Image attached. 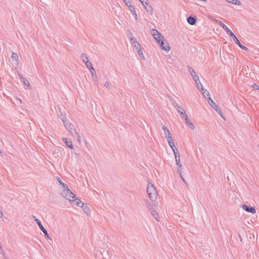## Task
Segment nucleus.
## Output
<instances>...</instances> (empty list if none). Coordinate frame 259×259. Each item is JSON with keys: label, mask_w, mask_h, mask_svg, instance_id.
Wrapping results in <instances>:
<instances>
[{"label": "nucleus", "mask_w": 259, "mask_h": 259, "mask_svg": "<svg viewBox=\"0 0 259 259\" xmlns=\"http://www.w3.org/2000/svg\"><path fill=\"white\" fill-rule=\"evenodd\" d=\"M131 39V41H132L134 47L136 49V50H138L140 47V44L137 41L135 37H132Z\"/></svg>", "instance_id": "obj_19"}, {"label": "nucleus", "mask_w": 259, "mask_h": 259, "mask_svg": "<svg viewBox=\"0 0 259 259\" xmlns=\"http://www.w3.org/2000/svg\"><path fill=\"white\" fill-rule=\"evenodd\" d=\"M11 58L13 60L16 61L17 64H18V55L16 53H13L11 56Z\"/></svg>", "instance_id": "obj_25"}, {"label": "nucleus", "mask_w": 259, "mask_h": 259, "mask_svg": "<svg viewBox=\"0 0 259 259\" xmlns=\"http://www.w3.org/2000/svg\"><path fill=\"white\" fill-rule=\"evenodd\" d=\"M126 6H128L129 4H131V2L129 0H123Z\"/></svg>", "instance_id": "obj_41"}, {"label": "nucleus", "mask_w": 259, "mask_h": 259, "mask_svg": "<svg viewBox=\"0 0 259 259\" xmlns=\"http://www.w3.org/2000/svg\"><path fill=\"white\" fill-rule=\"evenodd\" d=\"M257 150L259 152V145L257 146Z\"/></svg>", "instance_id": "obj_48"}, {"label": "nucleus", "mask_w": 259, "mask_h": 259, "mask_svg": "<svg viewBox=\"0 0 259 259\" xmlns=\"http://www.w3.org/2000/svg\"><path fill=\"white\" fill-rule=\"evenodd\" d=\"M151 34L157 41H159L161 38H163V36L157 30L154 29L151 30Z\"/></svg>", "instance_id": "obj_5"}, {"label": "nucleus", "mask_w": 259, "mask_h": 259, "mask_svg": "<svg viewBox=\"0 0 259 259\" xmlns=\"http://www.w3.org/2000/svg\"><path fill=\"white\" fill-rule=\"evenodd\" d=\"M104 85L108 89H110V84L107 81H106L104 83Z\"/></svg>", "instance_id": "obj_43"}, {"label": "nucleus", "mask_w": 259, "mask_h": 259, "mask_svg": "<svg viewBox=\"0 0 259 259\" xmlns=\"http://www.w3.org/2000/svg\"><path fill=\"white\" fill-rule=\"evenodd\" d=\"M183 118H185V122L187 124H188L189 122H190V119L188 118L186 114H185L184 117H183Z\"/></svg>", "instance_id": "obj_39"}, {"label": "nucleus", "mask_w": 259, "mask_h": 259, "mask_svg": "<svg viewBox=\"0 0 259 259\" xmlns=\"http://www.w3.org/2000/svg\"><path fill=\"white\" fill-rule=\"evenodd\" d=\"M242 208L246 211L252 213L253 214L255 213L256 211L255 209L253 207H251L246 204H244L242 206Z\"/></svg>", "instance_id": "obj_11"}, {"label": "nucleus", "mask_w": 259, "mask_h": 259, "mask_svg": "<svg viewBox=\"0 0 259 259\" xmlns=\"http://www.w3.org/2000/svg\"><path fill=\"white\" fill-rule=\"evenodd\" d=\"M178 112L181 114L182 118H183V117H184L185 114H186L185 110L183 109L182 107L181 108V109H180V111Z\"/></svg>", "instance_id": "obj_34"}, {"label": "nucleus", "mask_w": 259, "mask_h": 259, "mask_svg": "<svg viewBox=\"0 0 259 259\" xmlns=\"http://www.w3.org/2000/svg\"><path fill=\"white\" fill-rule=\"evenodd\" d=\"M142 4L144 6L145 9L148 13L151 15L153 14V8L149 4L148 0H143Z\"/></svg>", "instance_id": "obj_6"}, {"label": "nucleus", "mask_w": 259, "mask_h": 259, "mask_svg": "<svg viewBox=\"0 0 259 259\" xmlns=\"http://www.w3.org/2000/svg\"><path fill=\"white\" fill-rule=\"evenodd\" d=\"M187 20L188 23L191 25H194L196 22V17L189 16L187 18Z\"/></svg>", "instance_id": "obj_14"}, {"label": "nucleus", "mask_w": 259, "mask_h": 259, "mask_svg": "<svg viewBox=\"0 0 259 259\" xmlns=\"http://www.w3.org/2000/svg\"><path fill=\"white\" fill-rule=\"evenodd\" d=\"M71 201L73 202L74 205L79 207L81 206L80 204H82V203H83L79 199H78L76 196L75 197H74V199H72Z\"/></svg>", "instance_id": "obj_15"}, {"label": "nucleus", "mask_w": 259, "mask_h": 259, "mask_svg": "<svg viewBox=\"0 0 259 259\" xmlns=\"http://www.w3.org/2000/svg\"><path fill=\"white\" fill-rule=\"evenodd\" d=\"M235 43L236 45H237L242 50H244L245 51H249L247 47H245V46H243V45H242L241 44V43H240V41L238 40V39L235 41Z\"/></svg>", "instance_id": "obj_20"}, {"label": "nucleus", "mask_w": 259, "mask_h": 259, "mask_svg": "<svg viewBox=\"0 0 259 259\" xmlns=\"http://www.w3.org/2000/svg\"><path fill=\"white\" fill-rule=\"evenodd\" d=\"M195 82L197 86V88L198 89H201V91H204L203 85L199 80V78H198V80H197V81H195Z\"/></svg>", "instance_id": "obj_22"}, {"label": "nucleus", "mask_w": 259, "mask_h": 259, "mask_svg": "<svg viewBox=\"0 0 259 259\" xmlns=\"http://www.w3.org/2000/svg\"><path fill=\"white\" fill-rule=\"evenodd\" d=\"M157 42L160 45V46L162 49V50L165 51L167 52L170 50V47L168 45H165L164 42V38H161L160 41Z\"/></svg>", "instance_id": "obj_9"}, {"label": "nucleus", "mask_w": 259, "mask_h": 259, "mask_svg": "<svg viewBox=\"0 0 259 259\" xmlns=\"http://www.w3.org/2000/svg\"><path fill=\"white\" fill-rule=\"evenodd\" d=\"M171 149H172V151L174 153L175 156L176 155L178 156V155H180L179 151H178V149L176 148V147H175V148L174 147L173 148H171Z\"/></svg>", "instance_id": "obj_36"}, {"label": "nucleus", "mask_w": 259, "mask_h": 259, "mask_svg": "<svg viewBox=\"0 0 259 259\" xmlns=\"http://www.w3.org/2000/svg\"><path fill=\"white\" fill-rule=\"evenodd\" d=\"M85 64L87 68L90 70V71L94 70V69L92 66V64L91 63V62L88 61V62H85Z\"/></svg>", "instance_id": "obj_26"}, {"label": "nucleus", "mask_w": 259, "mask_h": 259, "mask_svg": "<svg viewBox=\"0 0 259 259\" xmlns=\"http://www.w3.org/2000/svg\"><path fill=\"white\" fill-rule=\"evenodd\" d=\"M139 1H140L141 2V3H142V1H143V0H139Z\"/></svg>", "instance_id": "obj_50"}, {"label": "nucleus", "mask_w": 259, "mask_h": 259, "mask_svg": "<svg viewBox=\"0 0 259 259\" xmlns=\"http://www.w3.org/2000/svg\"><path fill=\"white\" fill-rule=\"evenodd\" d=\"M188 125V126L191 129V130H194L195 129V126L193 124V123H192L191 122H189L188 124H187Z\"/></svg>", "instance_id": "obj_38"}, {"label": "nucleus", "mask_w": 259, "mask_h": 259, "mask_svg": "<svg viewBox=\"0 0 259 259\" xmlns=\"http://www.w3.org/2000/svg\"><path fill=\"white\" fill-rule=\"evenodd\" d=\"M129 10L131 12L132 15L134 17V18L136 20H138V16L136 12V9L134 6L132 5V4H129L128 6H127Z\"/></svg>", "instance_id": "obj_12"}, {"label": "nucleus", "mask_w": 259, "mask_h": 259, "mask_svg": "<svg viewBox=\"0 0 259 259\" xmlns=\"http://www.w3.org/2000/svg\"><path fill=\"white\" fill-rule=\"evenodd\" d=\"M23 81L25 85H26L28 87H30V84L28 80H27L25 78H23Z\"/></svg>", "instance_id": "obj_32"}, {"label": "nucleus", "mask_w": 259, "mask_h": 259, "mask_svg": "<svg viewBox=\"0 0 259 259\" xmlns=\"http://www.w3.org/2000/svg\"><path fill=\"white\" fill-rule=\"evenodd\" d=\"M84 211V212L88 215H89V213H90V210L89 209V206L87 205L86 203H82L81 206Z\"/></svg>", "instance_id": "obj_16"}, {"label": "nucleus", "mask_w": 259, "mask_h": 259, "mask_svg": "<svg viewBox=\"0 0 259 259\" xmlns=\"http://www.w3.org/2000/svg\"><path fill=\"white\" fill-rule=\"evenodd\" d=\"M147 193L149 198L152 200H155L157 198V192L153 184L149 182L147 186Z\"/></svg>", "instance_id": "obj_2"}, {"label": "nucleus", "mask_w": 259, "mask_h": 259, "mask_svg": "<svg viewBox=\"0 0 259 259\" xmlns=\"http://www.w3.org/2000/svg\"><path fill=\"white\" fill-rule=\"evenodd\" d=\"M207 101H208V103H209V105H210L211 103H210V101H213L210 98V97H207L206 99Z\"/></svg>", "instance_id": "obj_42"}, {"label": "nucleus", "mask_w": 259, "mask_h": 259, "mask_svg": "<svg viewBox=\"0 0 259 259\" xmlns=\"http://www.w3.org/2000/svg\"><path fill=\"white\" fill-rule=\"evenodd\" d=\"M202 91V94L203 96L206 99L207 97L210 96L209 93L207 91V90L204 89V91Z\"/></svg>", "instance_id": "obj_29"}, {"label": "nucleus", "mask_w": 259, "mask_h": 259, "mask_svg": "<svg viewBox=\"0 0 259 259\" xmlns=\"http://www.w3.org/2000/svg\"><path fill=\"white\" fill-rule=\"evenodd\" d=\"M230 3L238 6H240L241 5V3L238 0H231V1H230Z\"/></svg>", "instance_id": "obj_30"}, {"label": "nucleus", "mask_w": 259, "mask_h": 259, "mask_svg": "<svg viewBox=\"0 0 259 259\" xmlns=\"http://www.w3.org/2000/svg\"><path fill=\"white\" fill-rule=\"evenodd\" d=\"M210 103L211 104L210 106L212 108H213L222 117V112L221 110L218 107L215 103L214 101H210Z\"/></svg>", "instance_id": "obj_13"}, {"label": "nucleus", "mask_w": 259, "mask_h": 259, "mask_svg": "<svg viewBox=\"0 0 259 259\" xmlns=\"http://www.w3.org/2000/svg\"><path fill=\"white\" fill-rule=\"evenodd\" d=\"M168 143L171 148H173L174 147L175 148V147H176L173 140L171 141H169V142H168Z\"/></svg>", "instance_id": "obj_37"}, {"label": "nucleus", "mask_w": 259, "mask_h": 259, "mask_svg": "<svg viewBox=\"0 0 259 259\" xmlns=\"http://www.w3.org/2000/svg\"><path fill=\"white\" fill-rule=\"evenodd\" d=\"M61 119L64 123L66 129L74 138L77 139L79 143H81L80 136L79 133L77 132L76 129L74 128V126L70 122H66L63 118H61Z\"/></svg>", "instance_id": "obj_1"}, {"label": "nucleus", "mask_w": 259, "mask_h": 259, "mask_svg": "<svg viewBox=\"0 0 259 259\" xmlns=\"http://www.w3.org/2000/svg\"><path fill=\"white\" fill-rule=\"evenodd\" d=\"M175 159L176 162V164L179 166L180 168L178 169V172L179 173V175H180L181 178L182 179L183 181L184 182H185L184 179L182 177L181 172V168L182 167V165L180 164V155H178L175 156Z\"/></svg>", "instance_id": "obj_8"}, {"label": "nucleus", "mask_w": 259, "mask_h": 259, "mask_svg": "<svg viewBox=\"0 0 259 259\" xmlns=\"http://www.w3.org/2000/svg\"><path fill=\"white\" fill-rule=\"evenodd\" d=\"M0 254H2L4 257L5 255V251L4 250V249L3 248L1 242H0Z\"/></svg>", "instance_id": "obj_35"}, {"label": "nucleus", "mask_w": 259, "mask_h": 259, "mask_svg": "<svg viewBox=\"0 0 259 259\" xmlns=\"http://www.w3.org/2000/svg\"><path fill=\"white\" fill-rule=\"evenodd\" d=\"M19 77H20L21 78H22V79H23V78H24V77H23V76H22L20 74H19Z\"/></svg>", "instance_id": "obj_47"}, {"label": "nucleus", "mask_w": 259, "mask_h": 259, "mask_svg": "<svg viewBox=\"0 0 259 259\" xmlns=\"http://www.w3.org/2000/svg\"><path fill=\"white\" fill-rule=\"evenodd\" d=\"M213 20L217 24H218L220 26H221L223 29L226 31L227 33L232 37L233 40L234 42L238 39L236 35L223 22L220 21L218 20L217 19L214 18Z\"/></svg>", "instance_id": "obj_3"}, {"label": "nucleus", "mask_w": 259, "mask_h": 259, "mask_svg": "<svg viewBox=\"0 0 259 259\" xmlns=\"http://www.w3.org/2000/svg\"><path fill=\"white\" fill-rule=\"evenodd\" d=\"M226 1H227L228 2L230 3V1H231V0H226Z\"/></svg>", "instance_id": "obj_49"}, {"label": "nucleus", "mask_w": 259, "mask_h": 259, "mask_svg": "<svg viewBox=\"0 0 259 259\" xmlns=\"http://www.w3.org/2000/svg\"><path fill=\"white\" fill-rule=\"evenodd\" d=\"M61 195L70 201H71L72 199H74L75 197V195L68 189V187L67 189H63Z\"/></svg>", "instance_id": "obj_4"}, {"label": "nucleus", "mask_w": 259, "mask_h": 259, "mask_svg": "<svg viewBox=\"0 0 259 259\" xmlns=\"http://www.w3.org/2000/svg\"><path fill=\"white\" fill-rule=\"evenodd\" d=\"M32 218L33 219V220H34V221L36 222V221H39L38 219H37L35 216L34 215H32Z\"/></svg>", "instance_id": "obj_45"}, {"label": "nucleus", "mask_w": 259, "mask_h": 259, "mask_svg": "<svg viewBox=\"0 0 259 259\" xmlns=\"http://www.w3.org/2000/svg\"><path fill=\"white\" fill-rule=\"evenodd\" d=\"M137 50V52L139 54V55L142 58H143V59H144V55L143 53V52L142 51V50L141 49H140V48Z\"/></svg>", "instance_id": "obj_31"}, {"label": "nucleus", "mask_w": 259, "mask_h": 259, "mask_svg": "<svg viewBox=\"0 0 259 259\" xmlns=\"http://www.w3.org/2000/svg\"><path fill=\"white\" fill-rule=\"evenodd\" d=\"M162 130L164 132L165 137L171 135L169 130L167 129V128L164 125L162 126Z\"/></svg>", "instance_id": "obj_24"}, {"label": "nucleus", "mask_w": 259, "mask_h": 259, "mask_svg": "<svg viewBox=\"0 0 259 259\" xmlns=\"http://www.w3.org/2000/svg\"><path fill=\"white\" fill-rule=\"evenodd\" d=\"M173 105L176 108H177V110L178 111H180V109H181L182 107H181L178 103H177L175 101L173 102Z\"/></svg>", "instance_id": "obj_33"}, {"label": "nucleus", "mask_w": 259, "mask_h": 259, "mask_svg": "<svg viewBox=\"0 0 259 259\" xmlns=\"http://www.w3.org/2000/svg\"><path fill=\"white\" fill-rule=\"evenodd\" d=\"M150 212H151L152 215L154 217V218L157 221H158L159 215H158L157 212L155 210V209L150 211Z\"/></svg>", "instance_id": "obj_23"}, {"label": "nucleus", "mask_w": 259, "mask_h": 259, "mask_svg": "<svg viewBox=\"0 0 259 259\" xmlns=\"http://www.w3.org/2000/svg\"><path fill=\"white\" fill-rule=\"evenodd\" d=\"M57 182L59 183L60 185H61L62 186L63 189H67V186L66 184L64 183L62 180L60 179V178L58 177H57L56 178Z\"/></svg>", "instance_id": "obj_21"}, {"label": "nucleus", "mask_w": 259, "mask_h": 259, "mask_svg": "<svg viewBox=\"0 0 259 259\" xmlns=\"http://www.w3.org/2000/svg\"><path fill=\"white\" fill-rule=\"evenodd\" d=\"M62 140L66 144L67 147H69L70 149H73V146L71 141L68 140L67 138H63Z\"/></svg>", "instance_id": "obj_17"}, {"label": "nucleus", "mask_w": 259, "mask_h": 259, "mask_svg": "<svg viewBox=\"0 0 259 259\" xmlns=\"http://www.w3.org/2000/svg\"><path fill=\"white\" fill-rule=\"evenodd\" d=\"M81 59L84 63L89 61L86 55L83 53L81 55Z\"/></svg>", "instance_id": "obj_27"}, {"label": "nucleus", "mask_w": 259, "mask_h": 259, "mask_svg": "<svg viewBox=\"0 0 259 259\" xmlns=\"http://www.w3.org/2000/svg\"><path fill=\"white\" fill-rule=\"evenodd\" d=\"M187 68L189 71V73H190V74L191 75V76H192L193 77V79L195 80V81H197V80H198V78L199 76L196 74V72H195V71L194 70V69L191 67L190 66H187Z\"/></svg>", "instance_id": "obj_10"}, {"label": "nucleus", "mask_w": 259, "mask_h": 259, "mask_svg": "<svg viewBox=\"0 0 259 259\" xmlns=\"http://www.w3.org/2000/svg\"><path fill=\"white\" fill-rule=\"evenodd\" d=\"M36 223L38 225V226H39L40 229L44 233L46 238L48 239H51V240L52 239L50 237L47 230L44 227V226L41 224V222L40 221H36Z\"/></svg>", "instance_id": "obj_7"}, {"label": "nucleus", "mask_w": 259, "mask_h": 259, "mask_svg": "<svg viewBox=\"0 0 259 259\" xmlns=\"http://www.w3.org/2000/svg\"><path fill=\"white\" fill-rule=\"evenodd\" d=\"M253 88L255 89L256 90H258L259 89V87L258 85H257L256 84H253Z\"/></svg>", "instance_id": "obj_44"}, {"label": "nucleus", "mask_w": 259, "mask_h": 259, "mask_svg": "<svg viewBox=\"0 0 259 259\" xmlns=\"http://www.w3.org/2000/svg\"><path fill=\"white\" fill-rule=\"evenodd\" d=\"M4 215V214L2 211H0V218H2Z\"/></svg>", "instance_id": "obj_46"}, {"label": "nucleus", "mask_w": 259, "mask_h": 259, "mask_svg": "<svg viewBox=\"0 0 259 259\" xmlns=\"http://www.w3.org/2000/svg\"><path fill=\"white\" fill-rule=\"evenodd\" d=\"M90 72H91V73L92 74V75L93 76V80L95 82V83L96 85L98 84V78H97V74H96V73L95 72V69H94V70H91Z\"/></svg>", "instance_id": "obj_18"}, {"label": "nucleus", "mask_w": 259, "mask_h": 259, "mask_svg": "<svg viewBox=\"0 0 259 259\" xmlns=\"http://www.w3.org/2000/svg\"><path fill=\"white\" fill-rule=\"evenodd\" d=\"M165 138L166 139L167 142H169V141H171L173 140L171 135L166 137Z\"/></svg>", "instance_id": "obj_40"}, {"label": "nucleus", "mask_w": 259, "mask_h": 259, "mask_svg": "<svg viewBox=\"0 0 259 259\" xmlns=\"http://www.w3.org/2000/svg\"><path fill=\"white\" fill-rule=\"evenodd\" d=\"M147 206L149 208V209L150 211H151L153 209H155V206L154 204L151 203L150 202H148L147 203Z\"/></svg>", "instance_id": "obj_28"}]
</instances>
